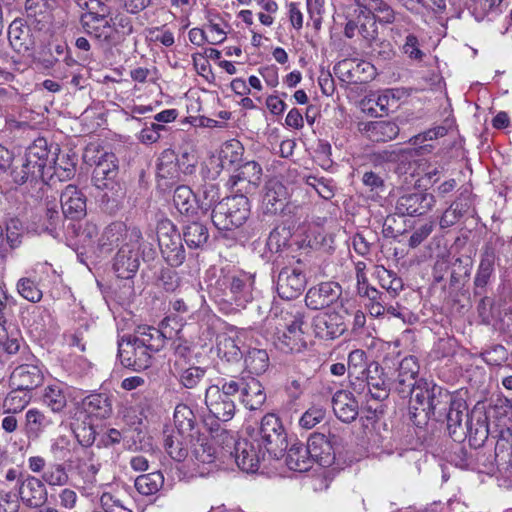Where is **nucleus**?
<instances>
[{"label": "nucleus", "mask_w": 512, "mask_h": 512, "mask_svg": "<svg viewBox=\"0 0 512 512\" xmlns=\"http://www.w3.org/2000/svg\"><path fill=\"white\" fill-rule=\"evenodd\" d=\"M410 414L417 425L421 424L420 420L417 421L418 416L423 415L424 423L433 417L437 421H446L448 433L453 439L462 438L464 435L462 421L467 415L466 402L454 399L446 389L433 382L420 379Z\"/></svg>", "instance_id": "f257e3e1"}, {"label": "nucleus", "mask_w": 512, "mask_h": 512, "mask_svg": "<svg viewBox=\"0 0 512 512\" xmlns=\"http://www.w3.org/2000/svg\"><path fill=\"white\" fill-rule=\"evenodd\" d=\"M167 336L158 328L139 327L133 335L118 341L121 364L134 371L146 370L152 365L153 354L164 348Z\"/></svg>", "instance_id": "f03ea898"}, {"label": "nucleus", "mask_w": 512, "mask_h": 512, "mask_svg": "<svg viewBox=\"0 0 512 512\" xmlns=\"http://www.w3.org/2000/svg\"><path fill=\"white\" fill-rule=\"evenodd\" d=\"M306 318L302 308L292 305L282 308L279 313H274L271 319L275 321L278 330L274 342L277 349L284 353H299L306 348Z\"/></svg>", "instance_id": "7ed1b4c3"}, {"label": "nucleus", "mask_w": 512, "mask_h": 512, "mask_svg": "<svg viewBox=\"0 0 512 512\" xmlns=\"http://www.w3.org/2000/svg\"><path fill=\"white\" fill-rule=\"evenodd\" d=\"M128 235L129 241H126L118 250L113 263V269L121 279L134 277L140 266V255L144 261H150L156 254L150 243L142 241L139 228L132 227Z\"/></svg>", "instance_id": "20e7f679"}, {"label": "nucleus", "mask_w": 512, "mask_h": 512, "mask_svg": "<svg viewBox=\"0 0 512 512\" xmlns=\"http://www.w3.org/2000/svg\"><path fill=\"white\" fill-rule=\"evenodd\" d=\"M210 431L215 433L213 437H221L222 443L229 448L227 452L234 458L237 466L244 472L253 473L259 468L260 461L264 458L265 452L258 444L247 439L235 440L225 429H220L219 424L211 427Z\"/></svg>", "instance_id": "39448f33"}, {"label": "nucleus", "mask_w": 512, "mask_h": 512, "mask_svg": "<svg viewBox=\"0 0 512 512\" xmlns=\"http://www.w3.org/2000/svg\"><path fill=\"white\" fill-rule=\"evenodd\" d=\"M249 215V199L244 194H236L219 201L212 209L211 219L218 230H237Z\"/></svg>", "instance_id": "423d86ee"}, {"label": "nucleus", "mask_w": 512, "mask_h": 512, "mask_svg": "<svg viewBox=\"0 0 512 512\" xmlns=\"http://www.w3.org/2000/svg\"><path fill=\"white\" fill-rule=\"evenodd\" d=\"M258 447L264 448L271 457L279 459L288 448L287 433L281 419L267 413L260 421L257 438Z\"/></svg>", "instance_id": "0eeeda50"}, {"label": "nucleus", "mask_w": 512, "mask_h": 512, "mask_svg": "<svg viewBox=\"0 0 512 512\" xmlns=\"http://www.w3.org/2000/svg\"><path fill=\"white\" fill-rule=\"evenodd\" d=\"M157 239L165 261L171 267L180 266L184 262L186 254L181 235L171 221L165 220L158 224Z\"/></svg>", "instance_id": "6e6552de"}, {"label": "nucleus", "mask_w": 512, "mask_h": 512, "mask_svg": "<svg viewBox=\"0 0 512 512\" xmlns=\"http://www.w3.org/2000/svg\"><path fill=\"white\" fill-rule=\"evenodd\" d=\"M255 276L245 271H237L223 278L225 286L224 301L234 302L236 307L244 308L253 299Z\"/></svg>", "instance_id": "1a4fd4ad"}, {"label": "nucleus", "mask_w": 512, "mask_h": 512, "mask_svg": "<svg viewBox=\"0 0 512 512\" xmlns=\"http://www.w3.org/2000/svg\"><path fill=\"white\" fill-rule=\"evenodd\" d=\"M36 61L46 70H56L61 63L67 67L76 65L68 44L59 40H52L42 45L37 52Z\"/></svg>", "instance_id": "9d476101"}, {"label": "nucleus", "mask_w": 512, "mask_h": 512, "mask_svg": "<svg viewBox=\"0 0 512 512\" xmlns=\"http://www.w3.org/2000/svg\"><path fill=\"white\" fill-rule=\"evenodd\" d=\"M81 23L85 33L95 39L102 48L110 49L119 43V31L109 20L93 14H84Z\"/></svg>", "instance_id": "9b49d317"}, {"label": "nucleus", "mask_w": 512, "mask_h": 512, "mask_svg": "<svg viewBox=\"0 0 512 512\" xmlns=\"http://www.w3.org/2000/svg\"><path fill=\"white\" fill-rule=\"evenodd\" d=\"M498 260L496 250L491 243H486L479 256V264L473 280L474 296H483L494 278L495 264Z\"/></svg>", "instance_id": "f8f14e48"}, {"label": "nucleus", "mask_w": 512, "mask_h": 512, "mask_svg": "<svg viewBox=\"0 0 512 512\" xmlns=\"http://www.w3.org/2000/svg\"><path fill=\"white\" fill-rule=\"evenodd\" d=\"M419 372V366L414 357L404 358L397 370L396 378L391 381V390L397 393L401 398L410 396V407L412 406L415 389L419 384L416 379Z\"/></svg>", "instance_id": "ddd939ff"}, {"label": "nucleus", "mask_w": 512, "mask_h": 512, "mask_svg": "<svg viewBox=\"0 0 512 512\" xmlns=\"http://www.w3.org/2000/svg\"><path fill=\"white\" fill-rule=\"evenodd\" d=\"M462 429L464 432L463 437L453 439L454 441L461 442L465 438H468L471 447L475 449L482 447L490 433L486 413L480 410L469 413L467 409V415L464 416V420L462 421Z\"/></svg>", "instance_id": "4468645a"}, {"label": "nucleus", "mask_w": 512, "mask_h": 512, "mask_svg": "<svg viewBox=\"0 0 512 512\" xmlns=\"http://www.w3.org/2000/svg\"><path fill=\"white\" fill-rule=\"evenodd\" d=\"M435 196L425 191H413L402 194L396 202L395 209L402 216H422L435 205Z\"/></svg>", "instance_id": "2eb2a0df"}, {"label": "nucleus", "mask_w": 512, "mask_h": 512, "mask_svg": "<svg viewBox=\"0 0 512 512\" xmlns=\"http://www.w3.org/2000/svg\"><path fill=\"white\" fill-rule=\"evenodd\" d=\"M312 328L317 338L329 341L343 335L347 330V325L342 314L328 311L319 313L313 318Z\"/></svg>", "instance_id": "dca6fc26"}, {"label": "nucleus", "mask_w": 512, "mask_h": 512, "mask_svg": "<svg viewBox=\"0 0 512 512\" xmlns=\"http://www.w3.org/2000/svg\"><path fill=\"white\" fill-rule=\"evenodd\" d=\"M341 296L342 287L338 282L325 281L308 289L305 303L312 310H320L335 304Z\"/></svg>", "instance_id": "f3484780"}, {"label": "nucleus", "mask_w": 512, "mask_h": 512, "mask_svg": "<svg viewBox=\"0 0 512 512\" xmlns=\"http://www.w3.org/2000/svg\"><path fill=\"white\" fill-rule=\"evenodd\" d=\"M186 351H188L187 347H176L177 359L173 365V374L183 387L193 389L204 378L206 369L191 364L185 355Z\"/></svg>", "instance_id": "a211bd4d"}, {"label": "nucleus", "mask_w": 512, "mask_h": 512, "mask_svg": "<svg viewBox=\"0 0 512 512\" xmlns=\"http://www.w3.org/2000/svg\"><path fill=\"white\" fill-rule=\"evenodd\" d=\"M205 405L209 413L222 422L230 421L236 412L234 399L222 395L219 385H211L206 389Z\"/></svg>", "instance_id": "6ab92c4d"}, {"label": "nucleus", "mask_w": 512, "mask_h": 512, "mask_svg": "<svg viewBox=\"0 0 512 512\" xmlns=\"http://www.w3.org/2000/svg\"><path fill=\"white\" fill-rule=\"evenodd\" d=\"M262 168L255 161L239 165L229 179L231 187H236L240 194L254 191L261 182Z\"/></svg>", "instance_id": "aec40b11"}, {"label": "nucleus", "mask_w": 512, "mask_h": 512, "mask_svg": "<svg viewBox=\"0 0 512 512\" xmlns=\"http://www.w3.org/2000/svg\"><path fill=\"white\" fill-rule=\"evenodd\" d=\"M44 382V372L37 364H22L17 366L11 373L9 379L10 387L24 389L27 392L41 386Z\"/></svg>", "instance_id": "412c9836"}, {"label": "nucleus", "mask_w": 512, "mask_h": 512, "mask_svg": "<svg viewBox=\"0 0 512 512\" xmlns=\"http://www.w3.org/2000/svg\"><path fill=\"white\" fill-rule=\"evenodd\" d=\"M306 285L305 275L296 268H283L277 279V292L282 299L297 298Z\"/></svg>", "instance_id": "4be33fe9"}, {"label": "nucleus", "mask_w": 512, "mask_h": 512, "mask_svg": "<svg viewBox=\"0 0 512 512\" xmlns=\"http://www.w3.org/2000/svg\"><path fill=\"white\" fill-rule=\"evenodd\" d=\"M366 353L363 350L355 349L348 355L347 373L350 387L355 393H363V379H367V374L372 373L374 363L367 365Z\"/></svg>", "instance_id": "5701e85b"}, {"label": "nucleus", "mask_w": 512, "mask_h": 512, "mask_svg": "<svg viewBox=\"0 0 512 512\" xmlns=\"http://www.w3.org/2000/svg\"><path fill=\"white\" fill-rule=\"evenodd\" d=\"M60 202L64 217L80 220L86 216V196L76 186L67 185L61 193Z\"/></svg>", "instance_id": "b1692460"}, {"label": "nucleus", "mask_w": 512, "mask_h": 512, "mask_svg": "<svg viewBox=\"0 0 512 512\" xmlns=\"http://www.w3.org/2000/svg\"><path fill=\"white\" fill-rule=\"evenodd\" d=\"M17 496L27 507L36 508L46 502L47 490L38 478L26 475L17 489Z\"/></svg>", "instance_id": "393cba45"}, {"label": "nucleus", "mask_w": 512, "mask_h": 512, "mask_svg": "<svg viewBox=\"0 0 512 512\" xmlns=\"http://www.w3.org/2000/svg\"><path fill=\"white\" fill-rule=\"evenodd\" d=\"M8 40L17 53L25 54L35 46V38L27 21L23 18L14 19L8 27Z\"/></svg>", "instance_id": "a878e982"}, {"label": "nucleus", "mask_w": 512, "mask_h": 512, "mask_svg": "<svg viewBox=\"0 0 512 512\" xmlns=\"http://www.w3.org/2000/svg\"><path fill=\"white\" fill-rule=\"evenodd\" d=\"M354 3L365 15L372 16L376 24L391 25L396 22V16L400 15L385 0H354Z\"/></svg>", "instance_id": "bb28decb"}, {"label": "nucleus", "mask_w": 512, "mask_h": 512, "mask_svg": "<svg viewBox=\"0 0 512 512\" xmlns=\"http://www.w3.org/2000/svg\"><path fill=\"white\" fill-rule=\"evenodd\" d=\"M287 188L277 179L269 180L265 185L263 206L266 213L277 214L287 208Z\"/></svg>", "instance_id": "cd10ccee"}, {"label": "nucleus", "mask_w": 512, "mask_h": 512, "mask_svg": "<svg viewBox=\"0 0 512 512\" xmlns=\"http://www.w3.org/2000/svg\"><path fill=\"white\" fill-rule=\"evenodd\" d=\"M312 461L320 466L328 467L334 463L335 455L330 441L322 433H313L305 445Z\"/></svg>", "instance_id": "c85d7f7f"}, {"label": "nucleus", "mask_w": 512, "mask_h": 512, "mask_svg": "<svg viewBox=\"0 0 512 512\" xmlns=\"http://www.w3.org/2000/svg\"><path fill=\"white\" fill-rule=\"evenodd\" d=\"M472 207V200L467 191L461 192L450 206L442 213L439 218L441 229H447L458 223L467 215Z\"/></svg>", "instance_id": "c756f323"}, {"label": "nucleus", "mask_w": 512, "mask_h": 512, "mask_svg": "<svg viewBox=\"0 0 512 512\" xmlns=\"http://www.w3.org/2000/svg\"><path fill=\"white\" fill-rule=\"evenodd\" d=\"M333 411L344 423L353 422L358 416V402L350 392L339 390L332 398Z\"/></svg>", "instance_id": "7c9ffc66"}, {"label": "nucleus", "mask_w": 512, "mask_h": 512, "mask_svg": "<svg viewBox=\"0 0 512 512\" xmlns=\"http://www.w3.org/2000/svg\"><path fill=\"white\" fill-rule=\"evenodd\" d=\"M68 398L69 388L61 382L46 386L41 396L42 403L57 414L64 412L68 405Z\"/></svg>", "instance_id": "2f4dec72"}, {"label": "nucleus", "mask_w": 512, "mask_h": 512, "mask_svg": "<svg viewBox=\"0 0 512 512\" xmlns=\"http://www.w3.org/2000/svg\"><path fill=\"white\" fill-rule=\"evenodd\" d=\"M174 432L190 437V442L199 434V424L192 409L186 404H178L174 410Z\"/></svg>", "instance_id": "473e14b6"}, {"label": "nucleus", "mask_w": 512, "mask_h": 512, "mask_svg": "<svg viewBox=\"0 0 512 512\" xmlns=\"http://www.w3.org/2000/svg\"><path fill=\"white\" fill-rule=\"evenodd\" d=\"M361 131L373 142H387L395 139L400 129L393 121L381 120L363 124Z\"/></svg>", "instance_id": "72a5a7b5"}, {"label": "nucleus", "mask_w": 512, "mask_h": 512, "mask_svg": "<svg viewBox=\"0 0 512 512\" xmlns=\"http://www.w3.org/2000/svg\"><path fill=\"white\" fill-rule=\"evenodd\" d=\"M130 228L123 222H113L102 232L98 240V248L103 253H110L123 240L129 241Z\"/></svg>", "instance_id": "f704fd0d"}, {"label": "nucleus", "mask_w": 512, "mask_h": 512, "mask_svg": "<svg viewBox=\"0 0 512 512\" xmlns=\"http://www.w3.org/2000/svg\"><path fill=\"white\" fill-rule=\"evenodd\" d=\"M190 437L185 434L171 431H164V449L166 453L176 462H183L189 455L188 445Z\"/></svg>", "instance_id": "c9c22d12"}, {"label": "nucleus", "mask_w": 512, "mask_h": 512, "mask_svg": "<svg viewBox=\"0 0 512 512\" xmlns=\"http://www.w3.org/2000/svg\"><path fill=\"white\" fill-rule=\"evenodd\" d=\"M114 154H104L92 173V182L98 189L108 188L110 182L117 176V164Z\"/></svg>", "instance_id": "e433bc0d"}, {"label": "nucleus", "mask_w": 512, "mask_h": 512, "mask_svg": "<svg viewBox=\"0 0 512 512\" xmlns=\"http://www.w3.org/2000/svg\"><path fill=\"white\" fill-rule=\"evenodd\" d=\"M374 373L376 376L369 373L367 379H363V392L367 389L373 399L383 401L388 398L392 391L391 382L382 377L383 369L378 363H374Z\"/></svg>", "instance_id": "4c0bfd02"}, {"label": "nucleus", "mask_w": 512, "mask_h": 512, "mask_svg": "<svg viewBox=\"0 0 512 512\" xmlns=\"http://www.w3.org/2000/svg\"><path fill=\"white\" fill-rule=\"evenodd\" d=\"M50 149L45 138H37L26 150L25 159L32 168L40 170L45 174L52 160L49 159Z\"/></svg>", "instance_id": "58836bf2"}, {"label": "nucleus", "mask_w": 512, "mask_h": 512, "mask_svg": "<svg viewBox=\"0 0 512 512\" xmlns=\"http://www.w3.org/2000/svg\"><path fill=\"white\" fill-rule=\"evenodd\" d=\"M286 451L285 463L290 470L305 472L312 467L311 455H309V450L302 442L295 441Z\"/></svg>", "instance_id": "ea45409f"}, {"label": "nucleus", "mask_w": 512, "mask_h": 512, "mask_svg": "<svg viewBox=\"0 0 512 512\" xmlns=\"http://www.w3.org/2000/svg\"><path fill=\"white\" fill-rule=\"evenodd\" d=\"M240 396L241 402L249 410L259 409L266 401L264 387L256 378L244 379Z\"/></svg>", "instance_id": "a19ab883"}, {"label": "nucleus", "mask_w": 512, "mask_h": 512, "mask_svg": "<svg viewBox=\"0 0 512 512\" xmlns=\"http://www.w3.org/2000/svg\"><path fill=\"white\" fill-rule=\"evenodd\" d=\"M494 458L498 467L504 466L512 473V430L508 427L498 434Z\"/></svg>", "instance_id": "79ce46f5"}, {"label": "nucleus", "mask_w": 512, "mask_h": 512, "mask_svg": "<svg viewBox=\"0 0 512 512\" xmlns=\"http://www.w3.org/2000/svg\"><path fill=\"white\" fill-rule=\"evenodd\" d=\"M83 408L98 418H108L112 413L110 398L103 393H93L83 399Z\"/></svg>", "instance_id": "37998d69"}, {"label": "nucleus", "mask_w": 512, "mask_h": 512, "mask_svg": "<svg viewBox=\"0 0 512 512\" xmlns=\"http://www.w3.org/2000/svg\"><path fill=\"white\" fill-rule=\"evenodd\" d=\"M246 370L253 375H262L270 365L268 353L265 349H249L244 358Z\"/></svg>", "instance_id": "c03bdc74"}, {"label": "nucleus", "mask_w": 512, "mask_h": 512, "mask_svg": "<svg viewBox=\"0 0 512 512\" xmlns=\"http://www.w3.org/2000/svg\"><path fill=\"white\" fill-rule=\"evenodd\" d=\"M164 485V476L160 471L147 473L135 479V488L145 496L156 494Z\"/></svg>", "instance_id": "a18cd8bd"}, {"label": "nucleus", "mask_w": 512, "mask_h": 512, "mask_svg": "<svg viewBox=\"0 0 512 512\" xmlns=\"http://www.w3.org/2000/svg\"><path fill=\"white\" fill-rule=\"evenodd\" d=\"M12 390L6 395L3 401V408L6 413H19L21 412L30 402L31 395L24 389H18L17 387H11Z\"/></svg>", "instance_id": "49530a36"}, {"label": "nucleus", "mask_w": 512, "mask_h": 512, "mask_svg": "<svg viewBox=\"0 0 512 512\" xmlns=\"http://www.w3.org/2000/svg\"><path fill=\"white\" fill-rule=\"evenodd\" d=\"M191 456L201 463H212L216 459V449L199 434L190 442Z\"/></svg>", "instance_id": "de8ad7c7"}, {"label": "nucleus", "mask_w": 512, "mask_h": 512, "mask_svg": "<svg viewBox=\"0 0 512 512\" xmlns=\"http://www.w3.org/2000/svg\"><path fill=\"white\" fill-rule=\"evenodd\" d=\"M208 229L200 222H191L183 228V238L190 248H199L207 242Z\"/></svg>", "instance_id": "09e8293b"}, {"label": "nucleus", "mask_w": 512, "mask_h": 512, "mask_svg": "<svg viewBox=\"0 0 512 512\" xmlns=\"http://www.w3.org/2000/svg\"><path fill=\"white\" fill-rule=\"evenodd\" d=\"M376 275L382 288L392 297H396L403 290V281L392 270H388L383 266L376 269Z\"/></svg>", "instance_id": "8fccbe9b"}, {"label": "nucleus", "mask_w": 512, "mask_h": 512, "mask_svg": "<svg viewBox=\"0 0 512 512\" xmlns=\"http://www.w3.org/2000/svg\"><path fill=\"white\" fill-rule=\"evenodd\" d=\"M52 170L53 175L60 181H67L74 177L76 172V163L74 158L69 155H62L56 159H52L48 171Z\"/></svg>", "instance_id": "3c124183"}, {"label": "nucleus", "mask_w": 512, "mask_h": 512, "mask_svg": "<svg viewBox=\"0 0 512 512\" xmlns=\"http://www.w3.org/2000/svg\"><path fill=\"white\" fill-rule=\"evenodd\" d=\"M195 200L196 196L188 186L181 185L174 190L173 203L181 214H192Z\"/></svg>", "instance_id": "603ef678"}, {"label": "nucleus", "mask_w": 512, "mask_h": 512, "mask_svg": "<svg viewBox=\"0 0 512 512\" xmlns=\"http://www.w3.org/2000/svg\"><path fill=\"white\" fill-rule=\"evenodd\" d=\"M26 425L29 432L38 435L53 425L52 419L44 412L32 408L26 412Z\"/></svg>", "instance_id": "864d4df0"}, {"label": "nucleus", "mask_w": 512, "mask_h": 512, "mask_svg": "<svg viewBox=\"0 0 512 512\" xmlns=\"http://www.w3.org/2000/svg\"><path fill=\"white\" fill-rule=\"evenodd\" d=\"M11 176L16 184L22 185L26 182H37L38 180L44 179V174L36 169L32 168L31 164L28 165L26 159L20 166H15L11 171Z\"/></svg>", "instance_id": "5fc2aeb1"}, {"label": "nucleus", "mask_w": 512, "mask_h": 512, "mask_svg": "<svg viewBox=\"0 0 512 512\" xmlns=\"http://www.w3.org/2000/svg\"><path fill=\"white\" fill-rule=\"evenodd\" d=\"M483 361L491 366H499L502 369H512L509 365L504 364L509 359V353L503 345H494L482 353Z\"/></svg>", "instance_id": "6e6d98bb"}, {"label": "nucleus", "mask_w": 512, "mask_h": 512, "mask_svg": "<svg viewBox=\"0 0 512 512\" xmlns=\"http://www.w3.org/2000/svg\"><path fill=\"white\" fill-rule=\"evenodd\" d=\"M364 298L367 299L365 306L371 316L381 317L384 315L387 300V295L385 293L374 288Z\"/></svg>", "instance_id": "4d7b16f0"}, {"label": "nucleus", "mask_w": 512, "mask_h": 512, "mask_svg": "<svg viewBox=\"0 0 512 512\" xmlns=\"http://www.w3.org/2000/svg\"><path fill=\"white\" fill-rule=\"evenodd\" d=\"M18 293L27 301L37 303L42 299V291L34 280L23 277L17 282Z\"/></svg>", "instance_id": "13d9d810"}, {"label": "nucleus", "mask_w": 512, "mask_h": 512, "mask_svg": "<svg viewBox=\"0 0 512 512\" xmlns=\"http://www.w3.org/2000/svg\"><path fill=\"white\" fill-rule=\"evenodd\" d=\"M358 34L367 42H372L378 35V28L372 16L365 15V12L358 7Z\"/></svg>", "instance_id": "bf43d9fd"}, {"label": "nucleus", "mask_w": 512, "mask_h": 512, "mask_svg": "<svg viewBox=\"0 0 512 512\" xmlns=\"http://www.w3.org/2000/svg\"><path fill=\"white\" fill-rule=\"evenodd\" d=\"M219 188L216 184L205 183L198 192V201L202 209L208 210L214 208L219 202Z\"/></svg>", "instance_id": "052dcab7"}, {"label": "nucleus", "mask_w": 512, "mask_h": 512, "mask_svg": "<svg viewBox=\"0 0 512 512\" xmlns=\"http://www.w3.org/2000/svg\"><path fill=\"white\" fill-rule=\"evenodd\" d=\"M71 428L81 446L89 447L95 442L96 431L91 423L83 421L71 424Z\"/></svg>", "instance_id": "680f3d73"}, {"label": "nucleus", "mask_w": 512, "mask_h": 512, "mask_svg": "<svg viewBox=\"0 0 512 512\" xmlns=\"http://www.w3.org/2000/svg\"><path fill=\"white\" fill-rule=\"evenodd\" d=\"M243 154V147L240 142L232 141L227 142L221 149L220 152V160L222 167H226L227 165H233L238 163Z\"/></svg>", "instance_id": "e2e57ef3"}, {"label": "nucleus", "mask_w": 512, "mask_h": 512, "mask_svg": "<svg viewBox=\"0 0 512 512\" xmlns=\"http://www.w3.org/2000/svg\"><path fill=\"white\" fill-rule=\"evenodd\" d=\"M326 410L321 406L314 405L307 409L299 419L300 427L312 429L325 418Z\"/></svg>", "instance_id": "0e129e2a"}, {"label": "nucleus", "mask_w": 512, "mask_h": 512, "mask_svg": "<svg viewBox=\"0 0 512 512\" xmlns=\"http://www.w3.org/2000/svg\"><path fill=\"white\" fill-rule=\"evenodd\" d=\"M306 184L311 186L320 197L329 200L334 197L335 191L332 182L325 178H318L316 176H308Z\"/></svg>", "instance_id": "69168bd1"}, {"label": "nucleus", "mask_w": 512, "mask_h": 512, "mask_svg": "<svg viewBox=\"0 0 512 512\" xmlns=\"http://www.w3.org/2000/svg\"><path fill=\"white\" fill-rule=\"evenodd\" d=\"M398 100L399 96L396 95L395 90L386 89L375 99L370 98L368 102H374L382 113L388 114L391 109L397 107Z\"/></svg>", "instance_id": "338daca9"}, {"label": "nucleus", "mask_w": 512, "mask_h": 512, "mask_svg": "<svg viewBox=\"0 0 512 512\" xmlns=\"http://www.w3.org/2000/svg\"><path fill=\"white\" fill-rule=\"evenodd\" d=\"M93 339V331L91 325L87 322L79 323V326L75 329L72 335V345L78 347L81 351H84L86 345L89 344Z\"/></svg>", "instance_id": "774afa93"}]
</instances>
